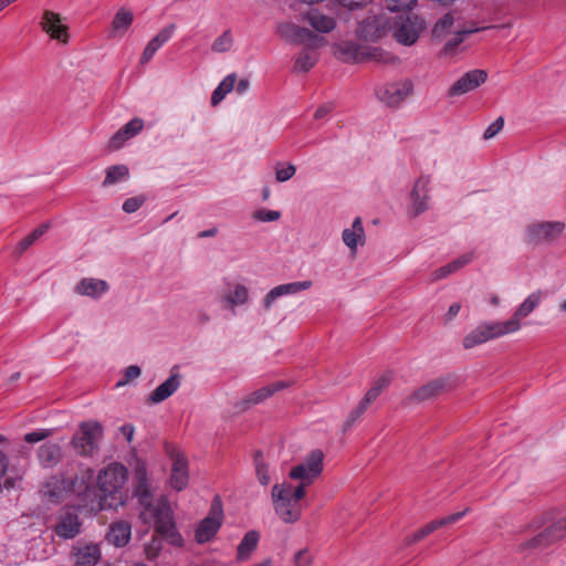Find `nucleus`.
<instances>
[{"mask_svg":"<svg viewBox=\"0 0 566 566\" xmlns=\"http://www.w3.org/2000/svg\"><path fill=\"white\" fill-rule=\"evenodd\" d=\"M177 366L172 370H176ZM182 376L179 373L172 371L171 375L160 384L149 396V403H160L170 396H172L181 385Z\"/></svg>","mask_w":566,"mask_h":566,"instance_id":"nucleus-21","label":"nucleus"},{"mask_svg":"<svg viewBox=\"0 0 566 566\" xmlns=\"http://www.w3.org/2000/svg\"><path fill=\"white\" fill-rule=\"evenodd\" d=\"M486 78L488 73L484 70L475 69L469 71L452 84L449 88V95L460 96L469 93L483 84Z\"/></svg>","mask_w":566,"mask_h":566,"instance_id":"nucleus-16","label":"nucleus"},{"mask_svg":"<svg viewBox=\"0 0 566 566\" xmlns=\"http://www.w3.org/2000/svg\"><path fill=\"white\" fill-rule=\"evenodd\" d=\"M473 254L472 253H465L457 258L455 260L451 261L450 263L437 269L432 273V277L434 281H439L442 279H446L450 274L457 272L461 268L465 266L468 263L471 262Z\"/></svg>","mask_w":566,"mask_h":566,"instance_id":"nucleus-35","label":"nucleus"},{"mask_svg":"<svg viewBox=\"0 0 566 566\" xmlns=\"http://www.w3.org/2000/svg\"><path fill=\"white\" fill-rule=\"evenodd\" d=\"M424 537H427V536L424 535V533H422V530L420 528V530L416 531L412 535L407 536L405 538V544L411 545V544H415V543L423 539Z\"/></svg>","mask_w":566,"mask_h":566,"instance_id":"nucleus-60","label":"nucleus"},{"mask_svg":"<svg viewBox=\"0 0 566 566\" xmlns=\"http://www.w3.org/2000/svg\"><path fill=\"white\" fill-rule=\"evenodd\" d=\"M338 3L349 10L360 9L369 4L373 0H337Z\"/></svg>","mask_w":566,"mask_h":566,"instance_id":"nucleus-59","label":"nucleus"},{"mask_svg":"<svg viewBox=\"0 0 566 566\" xmlns=\"http://www.w3.org/2000/svg\"><path fill=\"white\" fill-rule=\"evenodd\" d=\"M129 137L123 134V130L119 129L109 140L108 148L111 150H117L122 148L126 140H128Z\"/></svg>","mask_w":566,"mask_h":566,"instance_id":"nucleus-58","label":"nucleus"},{"mask_svg":"<svg viewBox=\"0 0 566 566\" xmlns=\"http://www.w3.org/2000/svg\"><path fill=\"white\" fill-rule=\"evenodd\" d=\"M147 198L143 195L128 198L123 203V210L126 213L136 212L145 202Z\"/></svg>","mask_w":566,"mask_h":566,"instance_id":"nucleus-52","label":"nucleus"},{"mask_svg":"<svg viewBox=\"0 0 566 566\" xmlns=\"http://www.w3.org/2000/svg\"><path fill=\"white\" fill-rule=\"evenodd\" d=\"M413 91L409 80L387 83L377 91L378 98L390 107L400 105Z\"/></svg>","mask_w":566,"mask_h":566,"instance_id":"nucleus-13","label":"nucleus"},{"mask_svg":"<svg viewBox=\"0 0 566 566\" xmlns=\"http://www.w3.org/2000/svg\"><path fill=\"white\" fill-rule=\"evenodd\" d=\"M296 172V168L293 164L275 166V178L279 182H285L290 180Z\"/></svg>","mask_w":566,"mask_h":566,"instance_id":"nucleus-49","label":"nucleus"},{"mask_svg":"<svg viewBox=\"0 0 566 566\" xmlns=\"http://www.w3.org/2000/svg\"><path fill=\"white\" fill-rule=\"evenodd\" d=\"M233 45V38L230 30H226L212 43L211 50L218 53H226L231 50Z\"/></svg>","mask_w":566,"mask_h":566,"instance_id":"nucleus-46","label":"nucleus"},{"mask_svg":"<svg viewBox=\"0 0 566 566\" xmlns=\"http://www.w3.org/2000/svg\"><path fill=\"white\" fill-rule=\"evenodd\" d=\"M75 291L81 295L98 298L102 294L108 291V284L104 280L82 279L77 283Z\"/></svg>","mask_w":566,"mask_h":566,"instance_id":"nucleus-33","label":"nucleus"},{"mask_svg":"<svg viewBox=\"0 0 566 566\" xmlns=\"http://www.w3.org/2000/svg\"><path fill=\"white\" fill-rule=\"evenodd\" d=\"M368 405L369 403H365V398H363L359 405L349 412L344 423V430H348L354 426V423L364 415Z\"/></svg>","mask_w":566,"mask_h":566,"instance_id":"nucleus-48","label":"nucleus"},{"mask_svg":"<svg viewBox=\"0 0 566 566\" xmlns=\"http://www.w3.org/2000/svg\"><path fill=\"white\" fill-rule=\"evenodd\" d=\"M564 223L559 221H543L527 227L525 242L532 245L548 243L557 239L564 231Z\"/></svg>","mask_w":566,"mask_h":566,"instance_id":"nucleus-10","label":"nucleus"},{"mask_svg":"<svg viewBox=\"0 0 566 566\" xmlns=\"http://www.w3.org/2000/svg\"><path fill=\"white\" fill-rule=\"evenodd\" d=\"M305 483L294 488L291 483H276L272 488V502L275 513L284 523H295L302 515L300 501L305 495Z\"/></svg>","mask_w":566,"mask_h":566,"instance_id":"nucleus-2","label":"nucleus"},{"mask_svg":"<svg viewBox=\"0 0 566 566\" xmlns=\"http://www.w3.org/2000/svg\"><path fill=\"white\" fill-rule=\"evenodd\" d=\"M385 52L379 49H371L359 45L353 41H345L338 45V57L346 63H360L366 60L386 61Z\"/></svg>","mask_w":566,"mask_h":566,"instance_id":"nucleus-11","label":"nucleus"},{"mask_svg":"<svg viewBox=\"0 0 566 566\" xmlns=\"http://www.w3.org/2000/svg\"><path fill=\"white\" fill-rule=\"evenodd\" d=\"M332 105H328V104H325L323 106H319L315 114H314V118L315 119H322L324 118L331 111H332Z\"/></svg>","mask_w":566,"mask_h":566,"instance_id":"nucleus-61","label":"nucleus"},{"mask_svg":"<svg viewBox=\"0 0 566 566\" xmlns=\"http://www.w3.org/2000/svg\"><path fill=\"white\" fill-rule=\"evenodd\" d=\"M389 24L385 15L367 17L359 23L358 34L366 41H377L385 35Z\"/></svg>","mask_w":566,"mask_h":566,"instance_id":"nucleus-18","label":"nucleus"},{"mask_svg":"<svg viewBox=\"0 0 566 566\" xmlns=\"http://www.w3.org/2000/svg\"><path fill=\"white\" fill-rule=\"evenodd\" d=\"M342 240L353 254L357 252L358 245L365 244L366 235L360 217L354 219L352 228L343 230Z\"/></svg>","mask_w":566,"mask_h":566,"instance_id":"nucleus-27","label":"nucleus"},{"mask_svg":"<svg viewBox=\"0 0 566 566\" xmlns=\"http://www.w3.org/2000/svg\"><path fill=\"white\" fill-rule=\"evenodd\" d=\"M234 87H235L237 93L242 95V94H244L249 90L250 82H249L248 78H241L238 82L237 86H234Z\"/></svg>","mask_w":566,"mask_h":566,"instance_id":"nucleus-64","label":"nucleus"},{"mask_svg":"<svg viewBox=\"0 0 566 566\" xmlns=\"http://www.w3.org/2000/svg\"><path fill=\"white\" fill-rule=\"evenodd\" d=\"M454 23V18L451 12L446 13L442 18H440L433 29H432V35L434 38H442L444 36L450 29L452 28Z\"/></svg>","mask_w":566,"mask_h":566,"instance_id":"nucleus-45","label":"nucleus"},{"mask_svg":"<svg viewBox=\"0 0 566 566\" xmlns=\"http://www.w3.org/2000/svg\"><path fill=\"white\" fill-rule=\"evenodd\" d=\"M542 292L536 291L531 293L524 302L516 308L513 316L503 322L509 334L517 332L521 328V319L527 317L541 303Z\"/></svg>","mask_w":566,"mask_h":566,"instance_id":"nucleus-15","label":"nucleus"},{"mask_svg":"<svg viewBox=\"0 0 566 566\" xmlns=\"http://www.w3.org/2000/svg\"><path fill=\"white\" fill-rule=\"evenodd\" d=\"M189 482L188 461L182 454H175L170 474V484L176 491H182Z\"/></svg>","mask_w":566,"mask_h":566,"instance_id":"nucleus-24","label":"nucleus"},{"mask_svg":"<svg viewBox=\"0 0 566 566\" xmlns=\"http://www.w3.org/2000/svg\"><path fill=\"white\" fill-rule=\"evenodd\" d=\"M312 560H313V557L306 548L298 551L294 555V565L295 566H311Z\"/></svg>","mask_w":566,"mask_h":566,"instance_id":"nucleus-55","label":"nucleus"},{"mask_svg":"<svg viewBox=\"0 0 566 566\" xmlns=\"http://www.w3.org/2000/svg\"><path fill=\"white\" fill-rule=\"evenodd\" d=\"M461 304L460 303H453L450 305L448 312H447V319L451 321L460 312Z\"/></svg>","mask_w":566,"mask_h":566,"instance_id":"nucleus-63","label":"nucleus"},{"mask_svg":"<svg viewBox=\"0 0 566 566\" xmlns=\"http://www.w3.org/2000/svg\"><path fill=\"white\" fill-rule=\"evenodd\" d=\"M417 0H386L387 8L392 12L410 10Z\"/></svg>","mask_w":566,"mask_h":566,"instance_id":"nucleus-54","label":"nucleus"},{"mask_svg":"<svg viewBox=\"0 0 566 566\" xmlns=\"http://www.w3.org/2000/svg\"><path fill=\"white\" fill-rule=\"evenodd\" d=\"M235 84L237 75L234 73L227 75L212 92L211 105H218L234 88Z\"/></svg>","mask_w":566,"mask_h":566,"instance_id":"nucleus-36","label":"nucleus"},{"mask_svg":"<svg viewBox=\"0 0 566 566\" xmlns=\"http://www.w3.org/2000/svg\"><path fill=\"white\" fill-rule=\"evenodd\" d=\"M503 322H490L478 325L463 338V347L465 349L473 348L490 339L507 335Z\"/></svg>","mask_w":566,"mask_h":566,"instance_id":"nucleus-12","label":"nucleus"},{"mask_svg":"<svg viewBox=\"0 0 566 566\" xmlns=\"http://www.w3.org/2000/svg\"><path fill=\"white\" fill-rule=\"evenodd\" d=\"M139 518L144 524H153L155 532L167 538L171 545L182 546L184 538L177 531L172 511L166 500L159 499L153 507L140 510Z\"/></svg>","mask_w":566,"mask_h":566,"instance_id":"nucleus-3","label":"nucleus"},{"mask_svg":"<svg viewBox=\"0 0 566 566\" xmlns=\"http://www.w3.org/2000/svg\"><path fill=\"white\" fill-rule=\"evenodd\" d=\"M468 512H469V509H465L461 512H457V513L450 514L448 516H444V517H441L438 520H433V521L429 522L428 524H426L423 527H421L422 533H424V535L428 536L429 534H431L432 532H434L436 530H438L440 527H443V526H447V525L458 522Z\"/></svg>","mask_w":566,"mask_h":566,"instance_id":"nucleus-38","label":"nucleus"},{"mask_svg":"<svg viewBox=\"0 0 566 566\" xmlns=\"http://www.w3.org/2000/svg\"><path fill=\"white\" fill-rule=\"evenodd\" d=\"M223 521V509L219 496L212 500L208 515L200 521L195 532L198 544L210 542L218 533Z\"/></svg>","mask_w":566,"mask_h":566,"instance_id":"nucleus-7","label":"nucleus"},{"mask_svg":"<svg viewBox=\"0 0 566 566\" xmlns=\"http://www.w3.org/2000/svg\"><path fill=\"white\" fill-rule=\"evenodd\" d=\"M103 187L112 186L118 181L125 180L129 176V169L126 165H115L106 169Z\"/></svg>","mask_w":566,"mask_h":566,"instance_id":"nucleus-39","label":"nucleus"},{"mask_svg":"<svg viewBox=\"0 0 566 566\" xmlns=\"http://www.w3.org/2000/svg\"><path fill=\"white\" fill-rule=\"evenodd\" d=\"M49 229L48 223H43L36 229H34L31 233H29L25 238H23L17 245V254H23L35 241L41 238Z\"/></svg>","mask_w":566,"mask_h":566,"instance_id":"nucleus-42","label":"nucleus"},{"mask_svg":"<svg viewBox=\"0 0 566 566\" xmlns=\"http://www.w3.org/2000/svg\"><path fill=\"white\" fill-rule=\"evenodd\" d=\"M317 62V55L314 51L305 48L296 57L294 71L308 72Z\"/></svg>","mask_w":566,"mask_h":566,"instance_id":"nucleus-41","label":"nucleus"},{"mask_svg":"<svg viewBox=\"0 0 566 566\" xmlns=\"http://www.w3.org/2000/svg\"><path fill=\"white\" fill-rule=\"evenodd\" d=\"M132 536V525L126 521H118L111 525L106 539L116 547L127 545Z\"/></svg>","mask_w":566,"mask_h":566,"instance_id":"nucleus-30","label":"nucleus"},{"mask_svg":"<svg viewBox=\"0 0 566 566\" xmlns=\"http://www.w3.org/2000/svg\"><path fill=\"white\" fill-rule=\"evenodd\" d=\"M481 29H471V30H462L457 32V34L448 40L443 46L442 53L443 54H452L455 49L464 41V36L467 34H472L474 32L480 31Z\"/></svg>","mask_w":566,"mask_h":566,"instance_id":"nucleus-47","label":"nucleus"},{"mask_svg":"<svg viewBox=\"0 0 566 566\" xmlns=\"http://www.w3.org/2000/svg\"><path fill=\"white\" fill-rule=\"evenodd\" d=\"M277 33L286 41L302 44L312 42L317 36L307 28L300 27L292 22H283L277 25Z\"/></svg>","mask_w":566,"mask_h":566,"instance_id":"nucleus-20","label":"nucleus"},{"mask_svg":"<svg viewBox=\"0 0 566 566\" xmlns=\"http://www.w3.org/2000/svg\"><path fill=\"white\" fill-rule=\"evenodd\" d=\"M36 455L43 469H53L62 461L63 450L59 443L48 441L39 447Z\"/></svg>","mask_w":566,"mask_h":566,"instance_id":"nucleus-23","label":"nucleus"},{"mask_svg":"<svg viewBox=\"0 0 566 566\" xmlns=\"http://www.w3.org/2000/svg\"><path fill=\"white\" fill-rule=\"evenodd\" d=\"M136 485L133 492V496L137 499L140 510H148L153 507L158 500H154L148 485L147 471L145 468H138L136 470Z\"/></svg>","mask_w":566,"mask_h":566,"instance_id":"nucleus-19","label":"nucleus"},{"mask_svg":"<svg viewBox=\"0 0 566 566\" xmlns=\"http://www.w3.org/2000/svg\"><path fill=\"white\" fill-rule=\"evenodd\" d=\"M175 29L174 23L165 27L147 43L140 57V64H146L153 59L155 53L172 36Z\"/></svg>","mask_w":566,"mask_h":566,"instance_id":"nucleus-29","label":"nucleus"},{"mask_svg":"<svg viewBox=\"0 0 566 566\" xmlns=\"http://www.w3.org/2000/svg\"><path fill=\"white\" fill-rule=\"evenodd\" d=\"M429 185L430 178L421 176L416 182L410 193L411 206L410 213L412 217H417L429 209Z\"/></svg>","mask_w":566,"mask_h":566,"instance_id":"nucleus-17","label":"nucleus"},{"mask_svg":"<svg viewBox=\"0 0 566 566\" xmlns=\"http://www.w3.org/2000/svg\"><path fill=\"white\" fill-rule=\"evenodd\" d=\"M103 433V426L98 421H84L72 437L71 446L78 455L92 458L98 451Z\"/></svg>","mask_w":566,"mask_h":566,"instance_id":"nucleus-4","label":"nucleus"},{"mask_svg":"<svg viewBox=\"0 0 566 566\" xmlns=\"http://www.w3.org/2000/svg\"><path fill=\"white\" fill-rule=\"evenodd\" d=\"M312 286L311 281L285 283L273 287L263 298V307L270 310L273 303L283 295L296 294Z\"/></svg>","mask_w":566,"mask_h":566,"instance_id":"nucleus-22","label":"nucleus"},{"mask_svg":"<svg viewBox=\"0 0 566 566\" xmlns=\"http://www.w3.org/2000/svg\"><path fill=\"white\" fill-rule=\"evenodd\" d=\"M55 534L63 539L74 538L81 533V521L75 507H64L60 511Z\"/></svg>","mask_w":566,"mask_h":566,"instance_id":"nucleus-14","label":"nucleus"},{"mask_svg":"<svg viewBox=\"0 0 566 566\" xmlns=\"http://www.w3.org/2000/svg\"><path fill=\"white\" fill-rule=\"evenodd\" d=\"M395 39L403 45H412L424 29V21L417 14L407 13L397 17L390 24Z\"/></svg>","mask_w":566,"mask_h":566,"instance_id":"nucleus-5","label":"nucleus"},{"mask_svg":"<svg viewBox=\"0 0 566 566\" xmlns=\"http://www.w3.org/2000/svg\"><path fill=\"white\" fill-rule=\"evenodd\" d=\"M127 480L128 470L118 462H112L99 471L96 482L99 491L101 510L117 509L125 505L127 494L124 486Z\"/></svg>","mask_w":566,"mask_h":566,"instance_id":"nucleus-1","label":"nucleus"},{"mask_svg":"<svg viewBox=\"0 0 566 566\" xmlns=\"http://www.w3.org/2000/svg\"><path fill=\"white\" fill-rule=\"evenodd\" d=\"M260 539L259 532L252 530L244 534L237 548V560L245 562L250 559L252 553L256 549Z\"/></svg>","mask_w":566,"mask_h":566,"instance_id":"nucleus-34","label":"nucleus"},{"mask_svg":"<svg viewBox=\"0 0 566 566\" xmlns=\"http://www.w3.org/2000/svg\"><path fill=\"white\" fill-rule=\"evenodd\" d=\"M253 218L260 222H272L281 218V212L277 210L259 209L253 212Z\"/></svg>","mask_w":566,"mask_h":566,"instance_id":"nucleus-51","label":"nucleus"},{"mask_svg":"<svg viewBox=\"0 0 566 566\" xmlns=\"http://www.w3.org/2000/svg\"><path fill=\"white\" fill-rule=\"evenodd\" d=\"M254 465H255V473L258 476L259 482L262 485H268L270 483V473L268 464L263 460V453L261 451H256L254 453Z\"/></svg>","mask_w":566,"mask_h":566,"instance_id":"nucleus-44","label":"nucleus"},{"mask_svg":"<svg viewBox=\"0 0 566 566\" xmlns=\"http://www.w3.org/2000/svg\"><path fill=\"white\" fill-rule=\"evenodd\" d=\"M503 125H504V119L502 117L496 118L484 130V134H483L484 139H490V138L494 137L502 129Z\"/></svg>","mask_w":566,"mask_h":566,"instance_id":"nucleus-56","label":"nucleus"},{"mask_svg":"<svg viewBox=\"0 0 566 566\" xmlns=\"http://www.w3.org/2000/svg\"><path fill=\"white\" fill-rule=\"evenodd\" d=\"M72 557L76 566H95L102 557L97 544H86L73 548Z\"/></svg>","mask_w":566,"mask_h":566,"instance_id":"nucleus-28","label":"nucleus"},{"mask_svg":"<svg viewBox=\"0 0 566 566\" xmlns=\"http://www.w3.org/2000/svg\"><path fill=\"white\" fill-rule=\"evenodd\" d=\"M566 536V518H560L528 541L520 544V551L546 548Z\"/></svg>","mask_w":566,"mask_h":566,"instance_id":"nucleus-9","label":"nucleus"},{"mask_svg":"<svg viewBox=\"0 0 566 566\" xmlns=\"http://www.w3.org/2000/svg\"><path fill=\"white\" fill-rule=\"evenodd\" d=\"M133 21H134V15H133L132 11H129L125 8H120L116 12V14L112 21L113 33H117V32L124 33L132 25Z\"/></svg>","mask_w":566,"mask_h":566,"instance_id":"nucleus-40","label":"nucleus"},{"mask_svg":"<svg viewBox=\"0 0 566 566\" xmlns=\"http://www.w3.org/2000/svg\"><path fill=\"white\" fill-rule=\"evenodd\" d=\"M446 381L443 379H434L415 390L409 397V402H420L431 399L443 391Z\"/></svg>","mask_w":566,"mask_h":566,"instance_id":"nucleus-32","label":"nucleus"},{"mask_svg":"<svg viewBox=\"0 0 566 566\" xmlns=\"http://www.w3.org/2000/svg\"><path fill=\"white\" fill-rule=\"evenodd\" d=\"M144 127V120L135 117L130 119L128 123H126L120 129L123 130V134L130 138L136 136Z\"/></svg>","mask_w":566,"mask_h":566,"instance_id":"nucleus-50","label":"nucleus"},{"mask_svg":"<svg viewBox=\"0 0 566 566\" xmlns=\"http://www.w3.org/2000/svg\"><path fill=\"white\" fill-rule=\"evenodd\" d=\"M41 25L42 29L51 35V38L62 42L67 41V28L61 23L60 14L49 10L44 11Z\"/></svg>","mask_w":566,"mask_h":566,"instance_id":"nucleus-26","label":"nucleus"},{"mask_svg":"<svg viewBox=\"0 0 566 566\" xmlns=\"http://www.w3.org/2000/svg\"><path fill=\"white\" fill-rule=\"evenodd\" d=\"M324 453L319 449L311 451L304 462L297 464L290 471V478L305 483V488L313 483L323 471Z\"/></svg>","mask_w":566,"mask_h":566,"instance_id":"nucleus-8","label":"nucleus"},{"mask_svg":"<svg viewBox=\"0 0 566 566\" xmlns=\"http://www.w3.org/2000/svg\"><path fill=\"white\" fill-rule=\"evenodd\" d=\"M142 370L137 365L128 366L124 371V379L117 382V386H123L128 381L137 378L140 375Z\"/></svg>","mask_w":566,"mask_h":566,"instance_id":"nucleus-57","label":"nucleus"},{"mask_svg":"<svg viewBox=\"0 0 566 566\" xmlns=\"http://www.w3.org/2000/svg\"><path fill=\"white\" fill-rule=\"evenodd\" d=\"M302 20L307 21L314 30L321 33H328L336 25L334 18L322 13L317 9H312L302 14Z\"/></svg>","mask_w":566,"mask_h":566,"instance_id":"nucleus-31","label":"nucleus"},{"mask_svg":"<svg viewBox=\"0 0 566 566\" xmlns=\"http://www.w3.org/2000/svg\"><path fill=\"white\" fill-rule=\"evenodd\" d=\"M120 432L125 436L128 442H132L134 436V427L129 423H125L119 428Z\"/></svg>","mask_w":566,"mask_h":566,"instance_id":"nucleus-62","label":"nucleus"},{"mask_svg":"<svg viewBox=\"0 0 566 566\" xmlns=\"http://www.w3.org/2000/svg\"><path fill=\"white\" fill-rule=\"evenodd\" d=\"M78 476L67 478L63 473L50 476L43 485L42 492L51 501L59 502L71 493L81 494L90 489L88 484L84 488L78 486Z\"/></svg>","mask_w":566,"mask_h":566,"instance_id":"nucleus-6","label":"nucleus"},{"mask_svg":"<svg viewBox=\"0 0 566 566\" xmlns=\"http://www.w3.org/2000/svg\"><path fill=\"white\" fill-rule=\"evenodd\" d=\"M52 429H39L24 434V441L28 443H35L45 440L52 434Z\"/></svg>","mask_w":566,"mask_h":566,"instance_id":"nucleus-53","label":"nucleus"},{"mask_svg":"<svg viewBox=\"0 0 566 566\" xmlns=\"http://www.w3.org/2000/svg\"><path fill=\"white\" fill-rule=\"evenodd\" d=\"M248 300L249 290L242 284H237L233 291L224 296V301L231 306L243 305Z\"/></svg>","mask_w":566,"mask_h":566,"instance_id":"nucleus-43","label":"nucleus"},{"mask_svg":"<svg viewBox=\"0 0 566 566\" xmlns=\"http://www.w3.org/2000/svg\"><path fill=\"white\" fill-rule=\"evenodd\" d=\"M392 380V374L390 371H385L380 375L371 385L370 389L364 396L365 403H371L375 401L381 391L387 388Z\"/></svg>","mask_w":566,"mask_h":566,"instance_id":"nucleus-37","label":"nucleus"},{"mask_svg":"<svg viewBox=\"0 0 566 566\" xmlns=\"http://www.w3.org/2000/svg\"><path fill=\"white\" fill-rule=\"evenodd\" d=\"M286 387V382L284 381H277L268 386H264L253 392H251L249 396H247L244 399H242L237 406L241 410H247L251 406L259 405L273 396L276 391L280 389H283Z\"/></svg>","mask_w":566,"mask_h":566,"instance_id":"nucleus-25","label":"nucleus"}]
</instances>
